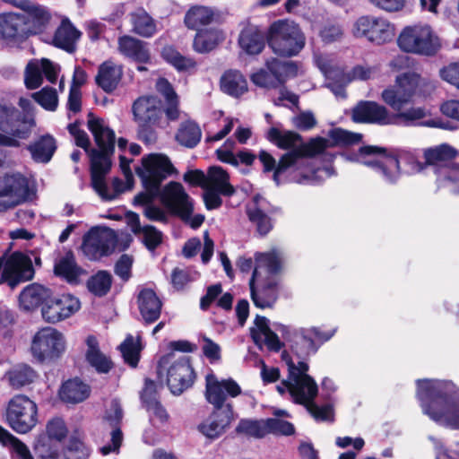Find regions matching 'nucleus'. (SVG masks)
Here are the masks:
<instances>
[{
  "label": "nucleus",
  "instance_id": "15",
  "mask_svg": "<svg viewBox=\"0 0 459 459\" xmlns=\"http://www.w3.org/2000/svg\"><path fill=\"white\" fill-rule=\"evenodd\" d=\"M0 284L15 287L31 280L34 268L30 258L22 252H13L7 259L0 257Z\"/></svg>",
  "mask_w": 459,
  "mask_h": 459
},
{
  "label": "nucleus",
  "instance_id": "36",
  "mask_svg": "<svg viewBox=\"0 0 459 459\" xmlns=\"http://www.w3.org/2000/svg\"><path fill=\"white\" fill-rule=\"evenodd\" d=\"M265 67L273 74L278 86H284L286 82L298 75L299 66L294 61H282L271 57L265 61Z\"/></svg>",
  "mask_w": 459,
  "mask_h": 459
},
{
  "label": "nucleus",
  "instance_id": "58",
  "mask_svg": "<svg viewBox=\"0 0 459 459\" xmlns=\"http://www.w3.org/2000/svg\"><path fill=\"white\" fill-rule=\"evenodd\" d=\"M309 366L305 361H299L298 366L295 365L294 375L309 392L310 398L317 396L318 386L315 379L307 374Z\"/></svg>",
  "mask_w": 459,
  "mask_h": 459
},
{
  "label": "nucleus",
  "instance_id": "5",
  "mask_svg": "<svg viewBox=\"0 0 459 459\" xmlns=\"http://www.w3.org/2000/svg\"><path fill=\"white\" fill-rule=\"evenodd\" d=\"M361 157L374 156L376 158L363 161V163L379 173L384 179L395 184L400 178V163L410 166L412 172H421L426 169L425 162L408 151L385 148L376 145H364L359 149Z\"/></svg>",
  "mask_w": 459,
  "mask_h": 459
},
{
  "label": "nucleus",
  "instance_id": "45",
  "mask_svg": "<svg viewBox=\"0 0 459 459\" xmlns=\"http://www.w3.org/2000/svg\"><path fill=\"white\" fill-rule=\"evenodd\" d=\"M208 186L219 188L224 196H232L236 193V189L230 183L229 173L219 166L210 167L208 169Z\"/></svg>",
  "mask_w": 459,
  "mask_h": 459
},
{
  "label": "nucleus",
  "instance_id": "18",
  "mask_svg": "<svg viewBox=\"0 0 459 459\" xmlns=\"http://www.w3.org/2000/svg\"><path fill=\"white\" fill-rule=\"evenodd\" d=\"M175 168L168 156L161 153H151L142 159V168L135 172L142 182L160 187L161 183L169 177Z\"/></svg>",
  "mask_w": 459,
  "mask_h": 459
},
{
  "label": "nucleus",
  "instance_id": "9",
  "mask_svg": "<svg viewBox=\"0 0 459 459\" xmlns=\"http://www.w3.org/2000/svg\"><path fill=\"white\" fill-rule=\"evenodd\" d=\"M31 134L26 116L12 104H0V147L19 148Z\"/></svg>",
  "mask_w": 459,
  "mask_h": 459
},
{
  "label": "nucleus",
  "instance_id": "17",
  "mask_svg": "<svg viewBox=\"0 0 459 459\" xmlns=\"http://www.w3.org/2000/svg\"><path fill=\"white\" fill-rule=\"evenodd\" d=\"M0 188V212H6L30 199L28 179L21 173L5 174Z\"/></svg>",
  "mask_w": 459,
  "mask_h": 459
},
{
  "label": "nucleus",
  "instance_id": "57",
  "mask_svg": "<svg viewBox=\"0 0 459 459\" xmlns=\"http://www.w3.org/2000/svg\"><path fill=\"white\" fill-rule=\"evenodd\" d=\"M328 136L336 145L350 146L362 141L363 135L337 127L329 131Z\"/></svg>",
  "mask_w": 459,
  "mask_h": 459
},
{
  "label": "nucleus",
  "instance_id": "51",
  "mask_svg": "<svg viewBox=\"0 0 459 459\" xmlns=\"http://www.w3.org/2000/svg\"><path fill=\"white\" fill-rule=\"evenodd\" d=\"M319 347L313 335L307 332V333H303L297 338L291 345V351L299 358L304 359L311 354H315Z\"/></svg>",
  "mask_w": 459,
  "mask_h": 459
},
{
  "label": "nucleus",
  "instance_id": "42",
  "mask_svg": "<svg viewBox=\"0 0 459 459\" xmlns=\"http://www.w3.org/2000/svg\"><path fill=\"white\" fill-rule=\"evenodd\" d=\"M161 56L179 73L191 72L197 65L194 58L183 56L174 46H165L161 50Z\"/></svg>",
  "mask_w": 459,
  "mask_h": 459
},
{
  "label": "nucleus",
  "instance_id": "19",
  "mask_svg": "<svg viewBox=\"0 0 459 459\" xmlns=\"http://www.w3.org/2000/svg\"><path fill=\"white\" fill-rule=\"evenodd\" d=\"M160 202L172 215L180 220L187 219L190 212H194L193 200L178 182L171 181L161 189Z\"/></svg>",
  "mask_w": 459,
  "mask_h": 459
},
{
  "label": "nucleus",
  "instance_id": "10",
  "mask_svg": "<svg viewBox=\"0 0 459 459\" xmlns=\"http://www.w3.org/2000/svg\"><path fill=\"white\" fill-rule=\"evenodd\" d=\"M254 259L255 268L248 287H255V284L261 287H278L279 276L285 266L284 254L277 248H272L267 252H255Z\"/></svg>",
  "mask_w": 459,
  "mask_h": 459
},
{
  "label": "nucleus",
  "instance_id": "20",
  "mask_svg": "<svg viewBox=\"0 0 459 459\" xmlns=\"http://www.w3.org/2000/svg\"><path fill=\"white\" fill-rule=\"evenodd\" d=\"M80 307L79 299L71 294L47 297L41 308V314L45 321L56 324L70 317L80 309Z\"/></svg>",
  "mask_w": 459,
  "mask_h": 459
},
{
  "label": "nucleus",
  "instance_id": "63",
  "mask_svg": "<svg viewBox=\"0 0 459 459\" xmlns=\"http://www.w3.org/2000/svg\"><path fill=\"white\" fill-rule=\"evenodd\" d=\"M266 426L268 433L283 436H291L295 433L294 425L284 420L268 418L266 419Z\"/></svg>",
  "mask_w": 459,
  "mask_h": 459
},
{
  "label": "nucleus",
  "instance_id": "49",
  "mask_svg": "<svg viewBox=\"0 0 459 459\" xmlns=\"http://www.w3.org/2000/svg\"><path fill=\"white\" fill-rule=\"evenodd\" d=\"M456 154V150L446 143L436 148H429L424 151L426 167L451 160L455 158Z\"/></svg>",
  "mask_w": 459,
  "mask_h": 459
},
{
  "label": "nucleus",
  "instance_id": "26",
  "mask_svg": "<svg viewBox=\"0 0 459 459\" xmlns=\"http://www.w3.org/2000/svg\"><path fill=\"white\" fill-rule=\"evenodd\" d=\"M5 2L24 12L23 14L29 19L31 34L40 31L51 19V14L47 7L30 0H5Z\"/></svg>",
  "mask_w": 459,
  "mask_h": 459
},
{
  "label": "nucleus",
  "instance_id": "40",
  "mask_svg": "<svg viewBox=\"0 0 459 459\" xmlns=\"http://www.w3.org/2000/svg\"><path fill=\"white\" fill-rule=\"evenodd\" d=\"M216 16L215 11L204 5H193L186 13L184 23L189 30H200L202 26L211 24Z\"/></svg>",
  "mask_w": 459,
  "mask_h": 459
},
{
  "label": "nucleus",
  "instance_id": "55",
  "mask_svg": "<svg viewBox=\"0 0 459 459\" xmlns=\"http://www.w3.org/2000/svg\"><path fill=\"white\" fill-rule=\"evenodd\" d=\"M278 289H250L254 305L259 308L273 307L278 299Z\"/></svg>",
  "mask_w": 459,
  "mask_h": 459
},
{
  "label": "nucleus",
  "instance_id": "52",
  "mask_svg": "<svg viewBox=\"0 0 459 459\" xmlns=\"http://www.w3.org/2000/svg\"><path fill=\"white\" fill-rule=\"evenodd\" d=\"M316 397V396H313L310 398L309 392H307L306 403L299 404L304 405L315 420L321 421H333L334 415L333 406L331 404H324L322 406L317 405L315 403Z\"/></svg>",
  "mask_w": 459,
  "mask_h": 459
},
{
  "label": "nucleus",
  "instance_id": "28",
  "mask_svg": "<svg viewBox=\"0 0 459 459\" xmlns=\"http://www.w3.org/2000/svg\"><path fill=\"white\" fill-rule=\"evenodd\" d=\"M118 51L124 56L140 64L151 62L148 43L133 36L124 35L117 40Z\"/></svg>",
  "mask_w": 459,
  "mask_h": 459
},
{
  "label": "nucleus",
  "instance_id": "6",
  "mask_svg": "<svg viewBox=\"0 0 459 459\" xmlns=\"http://www.w3.org/2000/svg\"><path fill=\"white\" fill-rule=\"evenodd\" d=\"M306 37L299 24L289 20H277L267 29V45L280 57L298 56L304 48Z\"/></svg>",
  "mask_w": 459,
  "mask_h": 459
},
{
  "label": "nucleus",
  "instance_id": "62",
  "mask_svg": "<svg viewBox=\"0 0 459 459\" xmlns=\"http://www.w3.org/2000/svg\"><path fill=\"white\" fill-rule=\"evenodd\" d=\"M143 235V243L150 251H154L163 240V233L152 225H144Z\"/></svg>",
  "mask_w": 459,
  "mask_h": 459
},
{
  "label": "nucleus",
  "instance_id": "44",
  "mask_svg": "<svg viewBox=\"0 0 459 459\" xmlns=\"http://www.w3.org/2000/svg\"><path fill=\"white\" fill-rule=\"evenodd\" d=\"M206 380V399L214 406L213 411H226L227 408L233 410L230 403H225L226 394L220 381L212 375H209Z\"/></svg>",
  "mask_w": 459,
  "mask_h": 459
},
{
  "label": "nucleus",
  "instance_id": "61",
  "mask_svg": "<svg viewBox=\"0 0 459 459\" xmlns=\"http://www.w3.org/2000/svg\"><path fill=\"white\" fill-rule=\"evenodd\" d=\"M145 191L139 193L134 199L135 205H141L146 207L147 205L153 204L154 200L157 197L160 198L161 189L152 184L142 182Z\"/></svg>",
  "mask_w": 459,
  "mask_h": 459
},
{
  "label": "nucleus",
  "instance_id": "27",
  "mask_svg": "<svg viewBox=\"0 0 459 459\" xmlns=\"http://www.w3.org/2000/svg\"><path fill=\"white\" fill-rule=\"evenodd\" d=\"M233 420V410L213 411L199 426V431L210 439L221 437L230 427Z\"/></svg>",
  "mask_w": 459,
  "mask_h": 459
},
{
  "label": "nucleus",
  "instance_id": "25",
  "mask_svg": "<svg viewBox=\"0 0 459 459\" xmlns=\"http://www.w3.org/2000/svg\"><path fill=\"white\" fill-rule=\"evenodd\" d=\"M238 44L242 52L247 56H258L267 44V31L258 25L247 22L240 30Z\"/></svg>",
  "mask_w": 459,
  "mask_h": 459
},
{
  "label": "nucleus",
  "instance_id": "35",
  "mask_svg": "<svg viewBox=\"0 0 459 459\" xmlns=\"http://www.w3.org/2000/svg\"><path fill=\"white\" fill-rule=\"evenodd\" d=\"M156 91L164 97L166 108L164 113L169 121H176L179 117V99L172 84L168 79L160 77L155 84Z\"/></svg>",
  "mask_w": 459,
  "mask_h": 459
},
{
  "label": "nucleus",
  "instance_id": "37",
  "mask_svg": "<svg viewBox=\"0 0 459 459\" xmlns=\"http://www.w3.org/2000/svg\"><path fill=\"white\" fill-rule=\"evenodd\" d=\"M83 270L77 265L73 251L69 250L65 256L56 261L54 273L56 276L66 280L69 284H78V278Z\"/></svg>",
  "mask_w": 459,
  "mask_h": 459
},
{
  "label": "nucleus",
  "instance_id": "2",
  "mask_svg": "<svg viewBox=\"0 0 459 459\" xmlns=\"http://www.w3.org/2000/svg\"><path fill=\"white\" fill-rule=\"evenodd\" d=\"M87 126L92 134L99 149L91 147L89 135L84 130L79 128L78 121L69 124L67 130L74 136L75 144L82 148L90 158L91 185L92 188L103 199L111 200L114 196L108 195L105 178L111 169V156L115 152L116 134L105 124L103 118L96 117L92 112L88 114Z\"/></svg>",
  "mask_w": 459,
  "mask_h": 459
},
{
  "label": "nucleus",
  "instance_id": "7",
  "mask_svg": "<svg viewBox=\"0 0 459 459\" xmlns=\"http://www.w3.org/2000/svg\"><path fill=\"white\" fill-rule=\"evenodd\" d=\"M156 373L160 381L166 374L167 385L174 395H180L192 387L196 379L191 358L181 356L175 359L173 353H168L160 358L157 362Z\"/></svg>",
  "mask_w": 459,
  "mask_h": 459
},
{
  "label": "nucleus",
  "instance_id": "21",
  "mask_svg": "<svg viewBox=\"0 0 459 459\" xmlns=\"http://www.w3.org/2000/svg\"><path fill=\"white\" fill-rule=\"evenodd\" d=\"M262 201L264 198L260 195H254L252 204L246 206V214L249 222L255 227L257 235L264 238L273 229V215L279 212L281 209L277 207L265 209Z\"/></svg>",
  "mask_w": 459,
  "mask_h": 459
},
{
  "label": "nucleus",
  "instance_id": "23",
  "mask_svg": "<svg viewBox=\"0 0 459 459\" xmlns=\"http://www.w3.org/2000/svg\"><path fill=\"white\" fill-rule=\"evenodd\" d=\"M31 35L29 19L18 13H0V39L14 42Z\"/></svg>",
  "mask_w": 459,
  "mask_h": 459
},
{
  "label": "nucleus",
  "instance_id": "32",
  "mask_svg": "<svg viewBox=\"0 0 459 459\" xmlns=\"http://www.w3.org/2000/svg\"><path fill=\"white\" fill-rule=\"evenodd\" d=\"M81 35V31L67 18L64 19L55 31L53 45L72 54L76 50V42Z\"/></svg>",
  "mask_w": 459,
  "mask_h": 459
},
{
  "label": "nucleus",
  "instance_id": "33",
  "mask_svg": "<svg viewBox=\"0 0 459 459\" xmlns=\"http://www.w3.org/2000/svg\"><path fill=\"white\" fill-rule=\"evenodd\" d=\"M221 90L233 98H239L248 91V84L244 74L235 69L223 73L220 80Z\"/></svg>",
  "mask_w": 459,
  "mask_h": 459
},
{
  "label": "nucleus",
  "instance_id": "11",
  "mask_svg": "<svg viewBox=\"0 0 459 459\" xmlns=\"http://www.w3.org/2000/svg\"><path fill=\"white\" fill-rule=\"evenodd\" d=\"M5 423L16 433L30 432L38 422L37 403L25 394H15L8 402L4 414Z\"/></svg>",
  "mask_w": 459,
  "mask_h": 459
},
{
  "label": "nucleus",
  "instance_id": "46",
  "mask_svg": "<svg viewBox=\"0 0 459 459\" xmlns=\"http://www.w3.org/2000/svg\"><path fill=\"white\" fill-rule=\"evenodd\" d=\"M124 362L131 368H136L141 359V352L143 346L140 339L136 342L134 337L129 334L118 346Z\"/></svg>",
  "mask_w": 459,
  "mask_h": 459
},
{
  "label": "nucleus",
  "instance_id": "30",
  "mask_svg": "<svg viewBox=\"0 0 459 459\" xmlns=\"http://www.w3.org/2000/svg\"><path fill=\"white\" fill-rule=\"evenodd\" d=\"M122 75L121 66L108 60L100 65L97 75L95 76V82L105 92L112 93L117 88Z\"/></svg>",
  "mask_w": 459,
  "mask_h": 459
},
{
  "label": "nucleus",
  "instance_id": "48",
  "mask_svg": "<svg viewBox=\"0 0 459 459\" xmlns=\"http://www.w3.org/2000/svg\"><path fill=\"white\" fill-rule=\"evenodd\" d=\"M49 289H22L19 295V304L25 311H32L43 306Z\"/></svg>",
  "mask_w": 459,
  "mask_h": 459
},
{
  "label": "nucleus",
  "instance_id": "59",
  "mask_svg": "<svg viewBox=\"0 0 459 459\" xmlns=\"http://www.w3.org/2000/svg\"><path fill=\"white\" fill-rule=\"evenodd\" d=\"M43 82L42 72L39 63L31 60L25 68L24 83L27 89L35 90Z\"/></svg>",
  "mask_w": 459,
  "mask_h": 459
},
{
  "label": "nucleus",
  "instance_id": "60",
  "mask_svg": "<svg viewBox=\"0 0 459 459\" xmlns=\"http://www.w3.org/2000/svg\"><path fill=\"white\" fill-rule=\"evenodd\" d=\"M1 444L11 446L13 456L17 459H33L28 446L10 432L7 433Z\"/></svg>",
  "mask_w": 459,
  "mask_h": 459
},
{
  "label": "nucleus",
  "instance_id": "54",
  "mask_svg": "<svg viewBox=\"0 0 459 459\" xmlns=\"http://www.w3.org/2000/svg\"><path fill=\"white\" fill-rule=\"evenodd\" d=\"M236 432L238 434L243 433L255 438H263L268 434L266 420L264 421L241 420L236 427Z\"/></svg>",
  "mask_w": 459,
  "mask_h": 459
},
{
  "label": "nucleus",
  "instance_id": "24",
  "mask_svg": "<svg viewBox=\"0 0 459 459\" xmlns=\"http://www.w3.org/2000/svg\"><path fill=\"white\" fill-rule=\"evenodd\" d=\"M132 112L136 123L159 124L164 109L161 100L157 96L144 95L134 101Z\"/></svg>",
  "mask_w": 459,
  "mask_h": 459
},
{
  "label": "nucleus",
  "instance_id": "47",
  "mask_svg": "<svg viewBox=\"0 0 459 459\" xmlns=\"http://www.w3.org/2000/svg\"><path fill=\"white\" fill-rule=\"evenodd\" d=\"M33 450L41 459H58L59 457V443L43 433L37 437Z\"/></svg>",
  "mask_w": 459,
  "mask_h": 459
},
{
  "label": "nucleus",
  "instance_id": "43",
  "mask_svg": "<svg viewBox=\"0 0 459 459\" xmlns=\"http://www.w3.org/2000/svg\"><path fill=\"white\" fill-rule=\"evenodd\" d=\"M9 385L13 389H21L34 382L37 377V372L27 364H19L5 374Z\"/></svg>",
  "mask_w": 459,
  "mask_h": 459
},
{
  "label": "nucleus",
  "instance_id": "31",
  "mask_svg": "<svg viewBox=\"0 0 459 459\" xmlns=\"http://www.w3.org/2000/svg\"><path fill=\"white\" fill-rule=\"evenodd\" d=\"M87 351L85 359L88 364L99 374H108L113 368L112 359L101 352L99 341L94 335H88L86 338Z\"/></svg>",
  "mask_w": 459,
  "mask_h": 459
},
{
  "label": "nucleus",
  "instance_id": "53",
  "mask_svg": "<svg viewBox=\"0 0 459 459\" xmlns=\"http://www.w3.org/2000/svg\"><path fill=\"white\" fill-rule=\"evenodd\" d=\"M288 379L282 380L281 385L288 390L295 403H305L307 400V388L295 377L293 370L288 369Z\"/></svg>",
  "mask_w": 459,
  "mask_h": 459
},
{
  "label": "nucleus",
  "instance_id": "1",
  "mask_svg": "<svg viewBox=\"0 0 459 459\" xmlns=\"http://www.w3.org/2000/svg\"><path fill=\"white\" fill-rule=\"evenodd\" d=\"M421 77L414 72L403 73L396 77L395 84L382 91V100L396 113H391L385 106L371 100H360L351 110L355 123L378 126H411L426 117L423 108L411 107L403 109L410 103L420 85Z\"/></svg>",
  "mask_w": 459,
  "mask_h": 459
},
{
  "label": "nucleus",
  "instance_id": "41",
  "mask_svg": "<svg viewBox=\"0 0 459 459\" xmlns=\"http://www.w3.org/2000/svg\"><path fill=\"white\" fill-rule=\"evenodd\" d=\"M202 139V130L199 125L194 120L182 122L175 134L177 143L188 149L196 147Z\"/></svg>",
  "mask_w": 459,
  "mask_h": 459
},
{
  "label": "nucleus",
  "instance_id": "3",
  "mask_svg": "<svg viewBox=\"0 0 459 459\" xmlns=\"http://www.w3.org/2000/svg\"><path fill=\"white\" fill-rule=\"evenodd\" d=\"M417 396L424 413L434 421L459 429V390L451 381L417 380Z\"/></svg>",
  "mask_w": 459,
  "mask_h": 459
},
{
  "label": "nucleus",
  "instance_id": "38",
  "mask_svg": "<svg viewBox=\"0 0 459 459\" xmlns=\"http://www.w3.org/2000/svg\"><path fill=\"white\" fill-rule=\"evenodd\" d=\"M26 149L30 152L33 160L48 163L56 150V142L52 135L47 134L27 145Z\"/></svg>",
  "mask_w": 459,
  "mask_h": 459
},
{
  "label": "nucleus",
  "instance_id": "8",
  "mask_svg": "<svg viewBox=\"0 0 459 459\" xmlns=\"http://www.w3.org/2000/svg\"><path fill=\"white\" fill-rule=\"evenodd\" d=\"M397 44L405 53L426 57L436 56L443 47L441 38L428 24L404 27L398 36Z\"/></svg>",
  "mask_w": 459,
  "mask_h": 459
},
{
  "label": "nucleus",
  "instance_id": "56",
  "mask_svg": "<svg viewBox=\"0 0 459 459\" xmlns=\"http://www.w3.org/2000/svg\"><path fill=\"white\" fill-rule=\"evenodd\" d=\"M31 98L44 109L55 111L58 106V96L55 88L46 86L40 91L33 92Z\"/></svg>",
  "mask_w": 459,
  "mask_h": 459
},
{
  "label": "nucleus",
  "instance_id": "50",
  "mask_svg": "<svg viewBox=\"0 0 459 459\" xmlns=\"http://www.w3.org/2000/svg\"><path fill=\"white\" fill-rule=\"evenodd\" d=\"M197 32L194 38L193 48L198 53H207L212 51L220 41L219 32L211 30H196Z\"/></svg>",
  "mask_w": 459,
  "mask_h": 459
},
{
  "label": "nucleus",
  "instance_id": "64",
  "mask_svg": "<svg viewBox=\"0 0 459 459\" xmlns=\"http://www.w3.org/2000/svg\"><path fill=\"white\" fill-rule=\"evenodd\" d=\"M43 434L48 435L50 438L59 443L66 437L67 428L62 419L54 418L48 422L46 432Z\"/></svg>",
  "mask_w": 459,
  "mask_h": 459
},
{
  "label": "nucleus",
  "instance_id": "34",
  "mask_svg": "<svg viewBox=\"0 0 459 459\" xmlns=\"http://www.w3.org/2000/svg\"><path fill=\"white\" fill-rule=\"evenodd\" d=\"M91 394V387L78 377L64 382L59 390L60 399L67 403H79L86 400Z\"/></svg>",
  "mask_w": 459,
  "mask_h": 459
},
{
  "label": "nucleus",
  "instance_id": "12",
  "mask_svg": "<svg viewBox=\"0 0 459 459\" xmlns=\"http://www.w3.org/2000/svg\"><path fill=\"white\" fill-rule=\"evenodd\" d=\"M352 34L355 38L365 39L375 46H382L394 39L395 28L383 16L367 14L359 16L354 22Z\"/></svg>",
  "mask_w": 459,
  "mask_h": 459
},
{
  "label": "nucleus",
  "instance_id": "14",
  "mask_svg": "<svg viewBox=\"0 0 459 459\" xmlns=\"http://www.w3.org/2000/svg\"><path fill=\"white\" fill-rule=\"evenodd\" d=\"M65 349L63 334L57 330L42 328L33 337L30 351L33 357L40 363L58 359Z\"/></svg>",
  "mask_w": 459,
  "mask_h": 459
},
{
  "label": "nucleus",
  "instance_id": "4",
  "mask_svg": "<svg viewBox=\"0 0 459 459\" xmlns=\"http://www.w3.org/2000/svg\"><path fill=\"white\" fill-rule=\"evenodd\" d=\"M266 139L276 145L279 149L292 152L293 150L301 149L303 146L312 144L313 150L311 155H303L294 170L298 175L291 177V181L299 184L313 183L316 171L309 166L307 159L315 158L322 153L328 147V141L323 137L317 136L310 138L307 142L303 141V137L297 132L290 130L281 131L276 127H271L265 135Z\"/></svg>",
  "mask_w": 459,
  "mask_h": 459
},
{
  "label": "nucleus",
  "instance_id": "16",
  "mask_svg": "<svg viewBox=\"0 0 459 459\" xmlns=\"http://www.w3.org/2000/svg\"><path fill=\"white\" fill-rule=\"evenodd\" d=\"M117 243L114 230L108 227H93L83 237L82 249L91 260H99L113 253Z\"/></svg>",
  "mask_w": 459,
  "mask_h": 459
},
{
  "label": "nucleus",
  "instance_id": "29",
  "mask_svg": "<svg viewBox=\"0 0 459 459\" xmlns=\"http://www.w3.org/2000/svg\"><path fill=\"white\" fill-rule=\"evenodd\" d=\"M140 315L146 325L156 322L161 314L162 301L153 289H141L137 296Z\"/></svg>",
  "mask_w": 459,
  "mask_h": 459
},
{
  "label": "nucleus",
  "instance_id": "39",
  "mask_svg": "<svg viewBox=\"0 0 459 459\" xmlns=\"http://www.w3.org/2000/svg\"><path fill=\"white\" fill-rule=\"evenodd\" d=\"M132 24V32L143 38H152L157 30L154 19L145 11L139 7L129 13Z\"/></svg>",
  "mask_w": 459,
  "mask_h": 459
},
{
  "label": "nucleus",
  "instance_id": "22",
  "mask_svg": "<svg viewBox=\"0 0 459 459\" xmlns=\"http://www.w3.org/2000/svg\"><path fill=\"white\" fill-rule=\"evenodd\" d=\"M143 407L149 413L150 420H156L160 425L168 424L170 416L160 400L157 385L154 380L146 377L144 385L140 392Z\"/></svg>",
  "mask_w": 459,
  "mask_h": 459
},
{
  "label": "nucleus",
  "instance_id": "13",
  "mask_svg": "<svg viewBox=\"0 0 459 459\" xmlns=\"http://www.w3.org/2000/svg\"><path fill=\"white\" fill-rule=\"evenodd\" d=\"M313 147L312 144H309L301 147V149L287 152L281 156L278 163L273 156L264 150H261L257 157L263 165V172H273V179L276 185H280L282 175L288 174L290 181L291 177L298 175V172L293 168L299 165L301 156L311 155Z\"/></svg>",
  "mask_w": 459,
  "mask_h": 459
}]
</instances>
